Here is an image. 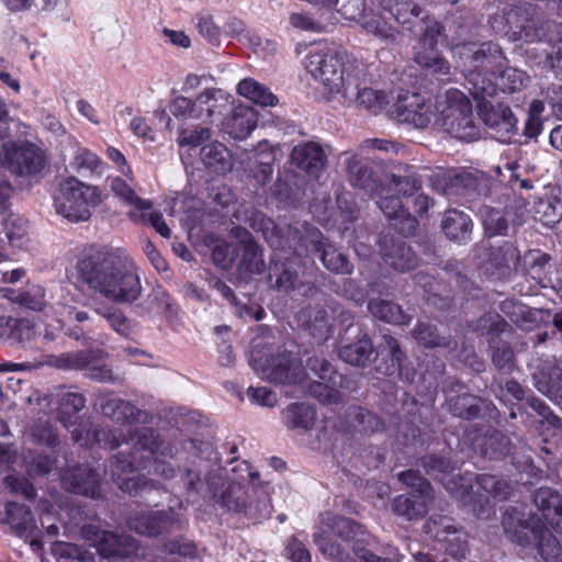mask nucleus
Here are the masks:
<instances>
[{"label": "nucleus", "mask_w": 562, "mask_h": 562, "mask_svg": "<svg viewBox=\"0 0 562 562\" xmlns=\"http://www.w3.org/2000/svg\"><path fill=\"white\" fill-rule=\"evenodd\" d=\"M299 353H250L248 363L263 381L276 385H296L307 379H319L311 385L312 394L323 403H338L346 379L326 360L323 353L310 356L303 366Z\"/></svg>", "instance_id": "obj_1"}, {"label": "nucleus", "mask_w": 562, "mask_h": 562, "mask_svg": "<svg viewBox=\"0 0 562 562\" xmlns=\"http://www.w3.org/2000/svg\"><path fill=\"white\" fill-rule=\"evenodd\" d=\"M128 440L122 439V441L132 446V459H127L123 452H120L110 461L111 475L119 488L127 493L137 492L140 477L122 475L140 469L151 468L153 473L164 479L175 476V469L160 460V457L166 456L167 448H161L158 437L151 429L143 427L133 432L128 429Z\"/></svg>", "instance_id": "obj_2"}, {"label": "nucleus", "mask_w": 562, "mask_h": 562, "mask_svg": "<svg viewBox=\"0 0 562 562\" xmlns=\"http://www.w3.org/2000/svg\"><path fill=\"white\" fill-rule=\"evenodd\" d=\"M326 529L314 533L318 550L335 562H400L381 558L358 544L361 527L344 517H328Z\"/></svg>", "instance_id": "obj_3"}, {"label": "nucleus", "mask_w": 562, "mask_h": 562, "mask_svg": "<svg viewBox=\"0 0 562 562\" xmlns=\"http://www.w3.org/2000/svg\"><path fill=\"white\" fill-rule=\"evenodd\" d=\"M132 263L116 251L90 248L78 259V280L90 290L103 295L106 288Z\"/></svg>", "instance_id": "obj_4"}, {"label": "nucleus", "mask_w": 562, "mask_h": 562, "mask_svg": "<svg viewBox=\"0 0 562 562\" xmlns=\"http://www.w3.org/2000/svg\"><path fill=\"white\" fill-rule=\"evenodd\" d=\"M307 68L327 89L328 100H338L347 89V78L358 74V67L347 53L327 50L308 57Z\"/></svg>", "instance_id": "obj_5"}, {"label": "nucleus", "mask_w": 562, "mask_h": 562, "mask_svg": "<svg viewBox=\"0 0 562 562\" xmlns=\"http://www.w3.org/2000/svg\"><path fill=\"white\" fill-rule=\"evenodd\" d=\"M102 202L97 187L87 186L75 177L59 182L54 193L56 213L72 223L86 222L91 217V207Z\"/></svg>", "instance_id": "obj_6"}, {"label": "nucleus", "mask_w": 562, "mask_h": 562, "mask_svg": "<svg viewBox=\"0 0 562 562\" xmlns=\"http://www.w3.org/2000/svg\"><path fill=\"white\" fill-rule=\"evenodd\" d=\"M470 94L477 102V113L482 122L488 128L491 136L503 143H510L517 132V119L510 108L503 103L493 104L492 98L496 88L492 82L480 86L479 80L473 82V88H468Z\"/></svg>", "instance_id": "obj_7"}, {"label": "nucleus", "mask_w": 562, "mask_h": 562, "mask_svg": "<svg viewBox=\"0 0 562 562\" xmlns=\"http://www.w3.org/2000/svg\"><path fill=\"white\" fill-rule=\"evenodd\" d=\"M303 248L295 247L294 255L288 258H271L268 268V283L271 290L286 295L297 293L313 297L319 289L315 282L305 279V270L300 259Z\"/></svg>", "instance_id": "obj_8"}, {"label": "nucleus", "mask_w": 562, "mask_h": 562, "mask_svg": "<svg viewBox=\"0 0 562 562\" xmlns=\"http://www.w3.org/2000/svg\"><path fill=\"white\" fill-rule=\"evenodd\" d=\"M445 31L446 27L436 21L423 27L413 57L426 76H431L439 81H447L451 77V65L437 48L438 37H448Z\"/></svg>", "instance_id": "obj_9"}, {"label": "nucleus", "mask_w": 562, "mask_h": 562, "mask_svg": "<svg viewBox=\"0 0 562 562\" xmlns=\"http://www.w3.org/2000/svg\"><path fill=\"white\" fill-rule=\"evenodd\" d=\"M398 480L411 487L412 492L393 499V513L408 521L424 518L428 513V505L434 501V491L429 482L414 470L398 473Z\"/></svg>", "instance_id": "obj_10"}, {"label": "nucleus", "mask_w": 562, "mask_h": 562, "mask_svg": "<svg viewBox=\"0 0 562 562\" xmlns=\"http://www.w3.org/2000/svg\"><path fill=\"white\" fill-rule=\"evenodd\" d=\"M49 364L58 369L82 370L90 379L105 382L112 380L111 369L98 353H47L44 359L35 362L12 363L8 369H36Z\"/></svg>", "instance_id": "obj_11"}, {"label": "nucleus", "mask_w": 562, "mask_h": 562, "mask_svg": "<svg viewBox=\"0 0 562 562\" xmlns=\"http://www.w3.org/2000/svg\"><path fill=\"white\" fill-rule=\"evenodd\" d=\"M2 166L21 178L43 176L48 168L45 151L30 142H8L2 145Z\"/></svg>", "instance_id": "obj_12"}, {"label": "nucleus", "mask_w": 562, "mask_h": 562, "mask_svg": "<svg viewBox=\"0 0 562 562\" xmlns=\"http://www.w3.org/2000/svg\"><path fill=\"white\" fill-rule=\"evenodd\" d=\"M459 58L463 71L469 72L470 88H473L475 80H479L480 86H487L491 82L483 75L494 72V68L501 64L504 56L498 45L487 42L480 46L474 44L462 45L459 50Z\"/></svg>", "instance_id": "obj_13"}, {"label": "nucleus", "mask_w": 562, "mask_h": 562, "mask_svg": "<svg viewBox=\"0 0 562 562\" xmlns=\"http://www.w3.org/2000/svg\"><path fill=\"white\" fill-rule=\"evenodd\" d=\"M441 126L451 136L462 140H474L480 137V127L475 124L472 105L461 95L452 100L441 111Z\"/></svg>", "instance_id": "obj_14"}, {"label": "nucleus", "mask_w": 562, "mask_h": 562, "mask_svg": "<svg viewBox=\"0 0 562 562\" xmlns=\"http://www.w3.org/2000/svg\"><path fill=\"white\" fill-rule=\"evenodd\" d=\"M480 258V268L485 276L496 281H505L512 278L514 266L520 259V252L512 243L503 241L499 245L483 248Z\"/></svg>", "instance_id": "obj_15"}, {"label": "nucleus", "mask_w": 562, "mask_h": 562, "mask_svg": "<svg viewBox=\"0 0 562 562\" xmlns=\"http://www.w3.org/2000/svg\"><path fill=\"white\" fill-rule=\"evenodd\" d=\"M300 247L306 252L319 256L323 265L335 273H350L351 266L347 257L323 236L315 227H306L299 237Z\"/></svg>", "instance_id": "obj_16"}, {"label": "nucleus", "mask_w": 562, "mask_h": 562, "mask_svg": "<svg viewBox=\"0 0 562 562\" xmlns=\"http://www.w3.org/2000/svg\"><path fill=\"white\" fill-rule=\"evenodd\" d=\"M431 188L435 192L445 196H458L470 192H479L486 187V179L483 173L461 171H447L434 175L430 178Z\"/></svg>", "instance_id": "obj_17"}, {"label": "nucleus", "mask_w": 562, "mask_h": 562, "mask_svg": "<svg viewBox=\"0 0 562 562\" xmlns=\"http://www.w3.org/2000/svg\"><path fill=\"white\" fill-rule=\"evenodd\" d=\"M83 538L103 557H128L136 550L135 540L130 536H120L88 525L82 528Z\"/></svg>", "instance_id": "obj_18"}, {"label": "nucleus", "mask_w": 562, "mask_h": 562, "mask_svg": "<svg viewBox=\"0 0 562 562\" xmlns=\"http://www.w3.org/2000/svg\"><path fill=\"white\" fill-rule=\"evenodd\" d=\"M424 529L434 539L446 542V550L454 558L465 557L468 550L465 533L456 527L451 518L432 516L426 521Z\"/></svg>", "instance_id": "obj_19"}, {"label": "nucleus", "mask_w": 562, "mask_h": 562, "mask_svg": "<svg viewBox=\"0 0 562 562\" xmlns=\"http://www.w3.org/2000/svg\"><path fill=\"white\" fill-rule=\"evenodd\" d=\"M392 116L401 123H407L416 128L427 127L435 113L432 105L426 103L417 93H405L398 95L397 102L394 104Z\"/></svg>", "instance_id": "obj_20"}, {"label": "nucleus", "mask_w": 562, "mask_h": 562, "mask_svg": "<svg viewBox=\"0 0 562 562\" xmlns=\"http://www.w3.org/2000/svg\"><path fill=\"white\" fill-rule=\"evenodd\" d=\"M379 247L384 263L396 271L407 272L419 265V258L412 246L391 234L380 237Z\"/></svg>", "instance_id": "obj_21"}, {"label": "nucleus", "mask_w": 562, "mask_h": 562, "mask_svg": "<svg viewBox=\"0 0 562 562\" xmlns=\"http://www.w3.org/2000/svg\"><path fill=\"white\" fill-rule=\"evenodd\" d=\"M474 331L486 337L492 351H510L513 327L497 313H486L471 324Z\"/></svg>", "instance_id": "obj_22"}, {"label": "nucleus", "mask_w": 562, "mask_h": 562, "mask_svg": "<svg viewBox=\"0 0 562 562\" xmlns=\"http://www.w3.org/2000/svg\"><path fill=\"white\" fill-rule=\"evenodd\" d=\"M346 169L352 187L363 190L370 195H378L382 192L383 180L373 162L352 156L346 160Z\"/></svg>", "instance_id": "obj_23"}, {"label": "nucleus", "mask_w": 562, "mask_h": 562, "mask_svg": "<svg viewBox=\"0 0 562 562\" xmlns=\"http://www.w3.org/2000/svg\"><path fill=\"white\" fill-rule=\"evenodd\" d=\"M385 182L390 190L405 198L415 195L423 187L418 169L403 162H394L387 167Z\"/></svg>", "instance_id": "obj_24"}, {"label": "nucleus", "mask_w": 562, "mask_h": 562, "mask_svg": "<svg viewBox=\"0 0 562 562\" xmlns=\"http://www.w3.org/2000/svg\"><path fill=\"white\" fill-rule=\"evenodd\" d=\"M347 89L338 100L341 104H356L367 110L378 111L387 103V95L384 91L374 90L367 86H361L359 72L355 77L347 78Z\"/></svg>", "instance_id": "obj_25"}, {"label": "nucleus", "mask_w": 562, "mask_h": 562, "mask_svg": "<svg viewBox=\"0 0 562 562\" xmlns=\"http://www.w3.org/2000/svg\"><path fill=\"white\" fill-rule=\"evenodd\" d=\"M234 269L232 274L234 284L249 283L255 276L261 274L266 270L263 248L258 244L237 249Z\"/></svg>", "instance_id": "obj_26"}, {"label": "nucleus", "mask_w": 562, "mask_h": 562, "mask_svg": "<svg viewBox=\"0 0 562 562\" xmlns=\"http://www.w3.org/2000/svg\"><path fill=\"white\" fill-rule=\"evenodd\" d=\"M220 503L223 507L235 513H250L252 516L266 517L270 515V504L268 501L259 504L255 508L249 503V490L240 482L231 481L223 491Z\"/></svg>", "instance_id": "obj_27"}, {"label": "nucleus", "mask_w": 562, "mask_h": 562, "mask_svg": "<svg viewBox=\"0 0 562 562\" xmlns=\"http://www.w3.org/2000/svg\"><path fill=\"white\" fill-rule=\"evenodd\" d=\"M128 527L138 535L155 537L178 529L180 522L171 513L148 512L130 518Z\"/></svg>", "instance_id": "obj_28"}, {"label": "nucleus", "mask_w": 562, "mask_h": 562, "mask_svg": "<svg viewBox=\"0 0 562 562\" xmlns=\"http://www.w3.org/2000/svg\"><path fill=\"white\" fill-rule=\"evenodd\" d=\"M291 162L310 177L317 179L325 170L327 156L324 148L315 142H303L293 147Z\"/></svg>", "instance_id": "obj_29"}, {"label": "nucleus", "mask_w": 562, "mask_h": 562, "mask_svg": "<svg viewBox=\"0 0 562 562\" xmlns=\"http://www.w3.org/2000/svg\"><path fill=\"white\" fill-rule=\"evenodd\" d=\"M424 467L427 473L437 476L452 495L463 496L468 493L470 482L465 477L454 474V469L446 459L427 457L424 460Z\"/></svg>", "instance_id": "obj_30"}, {"label": "nucleus", "mask_w": 562, "mask_h": 562, "mask_svg": "<svg viewBox=\"0 0 562 562\" xmlns=\"http://www.w3.org/2000/svg\"><path fill=\"white\" fill-rule=\"evenodd\" d=\"M61 482L67 490L74 493L83 494L90 497L99 495V474L88 465H79L63 472Z\"/></svg>", "instance_id": "obj_31"}, {"label": "nucleus", "mask_w": 562, "mask_h": 562, "mask_svg": "<svg viewBox=\"0 0 562 562\" xmlns=\"http://www.w3.org/2000/svg\"><path fill=\"white\" fill-rule=\"evenodd\" d=\"M140 293L139 278L131 265L114 279L102 296L115 302L132 303L139 297Z\"/></svg>", "instance_id": "obj_32"}, {"label": "nucleus", "mask_w": 562, "mask_h": 562, "mask_svg": "<svg viewBox=\"0 0 562 562\" xmlns=\"http://www.w3.org/2000/svg\"><path fill=\"white\" fill-rule=\"evenodd\" d=\"M531 536L544 562H562V546L540 517L532 519Z\"/></svg>", "instance_id": "obj_33"}, {"label": "nucleus", "mask_w": 562, "mask_h": 562, "mask_svg": "<svg viewBox=\"0 0 562 562\" xmlns=\"http://www.w3.org/2000/svg\"><path fill=\"white\" fill-rule=\"evenodd\" d=\"M100 408L112 420L128 427L134 422H146L147 418L145 412L139 411L132 403L119 397H104L100 403Z\"/></svg>", "instance_id": "obj_34"}, {"label": "nucleus", "mask_w": 562, "mask_h": 562, "mask_svg": "<svg viewBox=\"0 0 562 562\" xmlns=\"http://www.w3.org/2000/svg\"><path fill=\"white\" fill-rule=\"evenodd\" d=\"M532 519L537 520L536 517H531L529 520L525 519L524 515L515 508L507 509L502 518L504 533L512 542L527 547L531 543Z\"/></svg>", "instance_id": "obj_35"}, {"label": "nucleus", "mask_w": 562, "mask_h": 562, "mask_svg": "<svg viewBox=\"0 0 562 562\" xmlns=\"http://www.w3.org/2000/svg\"><path fill=\"white\" fill-rule=\"evenodd\" d=\"M257 125L256 112L245 105L234 108L223 122V131L235 139H245Z\"/></svg>", "instance_id": "obj_36"}, {"label": "nucleus", "mask_w": 562, "mask_h": 562, "mask_svg": "<svg viewBox=\"0 0 562 562\" xmlns=\"http://www.w3.org/2000/svg\"><path fill=\"white\" fill-rule=\"evenodd\" d=\"M351 21L360 23L367 32L373 34L386 45H400L402 43V33L389 24L380 14L367 13V8L359 19H352Z\"/></svg>", "instance_id": "obj_37"}, {"label": "nucleus", "mask_w": 562, "mask_h": 562, "mask_svg": "<svg viewBox=\"0 0 562 562\" xmlns=\"http://www.w3.org/2000/svg\"><path fill=\"white\" fill-rule=\"evenodd\" d=\"M535 504L546 519L562 532V496L550 487H540L533 496Z\"/></svg>", "instance_id": "obj_38"}, {"label": "nucleus", "mask_w": 562, "mask_h": 562, "mask_svg": "<svg viewBox=\"0 0 562 562\" xmlns=\"http://www.w3.org/2000/svg\"><path fill=\"white\" fill-rule=\"evenodd\" d=\"M472 220L468 214L458 210H448L443 214L441 228L445 235L459 243L467 241L472 232Z\"/></svg>", "instance_id": "obj_39"}, {"label": "nucleus", "mask_w": 562, "mask_h": 562, "mask_svg": "<svg viewBox=\"0 0 562 562\" xmlns=\"http://www.w3.org/2000/svg\"><path fill=\"white\" fill-rule=\"evenodd\" d=\"M1 522H8L19 535L32 533L36 529V521L30 508L14 502L7 503L5 516Z\"/></svg>", "instance_id": "obj_40"}, {"label": "nucleus", "mask_w": 562, "mask_h": 562, "mask_svg": "<svg viewBox=\"0 0 562 562\" xmlns=\"http://www.w3.org/2000/svg\"><path fill=\"white\" fill-rule=\"evenodd\" d=\"M550 260V255L539 249L528 250L522 257L524 273L536 280L541 288H547L550 281L547 278V268Z\"/></svg>", "instance_id": "obj_41"}, {"label": "nucleus", "mask_w": 562, "mask_h": 562, "mask_svg": "<svg viewBox=\"0 0 562 562\" xmlns=\"http://www.w3.org/2000/svg\"><path fill=\"white\" fill-rule=\"evenodd\" d=\"M282 419L289 429L310 430L316 422V413L305 403H292L283 409Z\"/></svg>", "instance_id": "obj_42"}, {"label": "nucleus", "mask_w": 562, "mask_h": 562, "mask_svg": "<svg viewBox=\"0 0 562 562\" xmlns=\"http://www.w3.org/2000/svg\"><path fill=\"white\" fill-rule=\"evenodd\" d=\"M413 337L424 348L454 349L456 341L450 336L439 334L437 327L427 322H419L413 330Z\"/></svg>", "instance_id": "obj_43"}, {"label": "nucleus", "mask_w": 562, "mask_h": 562, "mask_svg": "<svg viewBox=\"0 0 562 562\" xmlns=\"http://www.w3.org/2000/svg\"><path fill=\"white\" fill-rule=\"evenodd\" d=\"M301 317L305 321L311 335L319 340L327 337L330 329L329 315L322 305H308L301 311Z\"/></svg>", "instance_id": "obj_44"}, {"label": "nucleus", "mask_w": 562, "mask_h": 562, "mask_svg": "<svg viewBox=\"0 0 562 562\" xmlns=\"http://www.w3.org/2000/svg\"><path fill=\"white\" fill-rule=\"evenodd\" d=\"M368 308L375 318L390 324L403 325L409 322V316L392 301L372 299L368 303Z\"/></svg>", "instance_id": "obj_45"}, {"label": "nucleus", "mask_w": 562, "mask_h": 562, "mask_svg": "<svg viewBox=\"0 0 562 562\" xmlns=\"http://www.w3.org/2000/svg\"><path fill=\"white\" fill-rule=\"evenodd\" d=\"M537 389L552 398L562 400V368L551 366L533 373Z\"/></svg>", "instance_id": "obj_46"}, {"label": "nucleus", "mask_w": 562, "mask_h": 562, "mask_svg": "<svg viewBox=\"0 0 562 562\" xmlns=\"http://www.w3.org/2000/svg\"><path fill=\"white\" fill-rule=\"evenodd\" d=\"M240 95L262 106H272L277 103V97L267 87L254 79H244L237 86Z\"/></svg>", "instance_id": "obj_47"}, {"label": "nucleus", "mask_w": 562, "mask_h": 562, "mask_svg": "<svg viewBox=\"0 0 562 562\" xmlns=\"http://www.w3.org/2000/svg\"><path fill=\"white\" fill-rule=\"evenodd\" d=\"M200 157L203 165L215 172H225L229 168L227 149L218 142L204 145L200 150Z\"/></svg>", "instance_id": "obj_48"}, {"label": "nucleus", "mask_w": 562, "mask_h": 562, "mask_svg": "<svg viewBox=\"0 0 562 562\" xmlns=\"http://www.w3.org/2000/svg\"><path fill=\"white\" fill-rule=\"evenodd\" d=\"M86 406V398L80 393H65L59 403V419L65 427L75 426L78 417L76 416Z\"/></svg>", "instance_id": "obj_49"}, {"label": "nucleus", "mask_w": 562, "mask_h": 562, "mask_svg": "<svg viewBox=\"0 0 562 562\" xmlns=\"http://www.w3.org/2000/svg\"><path fill=\"white\" fill-rule=\"evenodd\" d=\"M55 562H90L93 553L68 542H55L50 549Z\"/></svg>", "instance_id": "obj_50"}, {"label": "nucleus", "mask_w": 562, "mask_h": 562, "mask_svg": "<svg viewBox=\"0 0 562 562\" xmlns=\"http://www.w3.org/2000/svg\"><path fill=\"white\" fill-rule=\"evenodd\" d=\"M195 100H204L200 105L201 121L203 123H213L215 115L223 114L225 103H223L224 100L221 91L206 89L201 92Z\"/></svg>", "instance_id": "obj_51"}, {"label": "nucleus", "mask_w": 562, "mask_h": 562, "mask_svg": "<svg viewBox=\"0 0 562 562\" xmlns=\"http://www.w3.org/2000/svg\"><path fill=\"white\" fill-rule=\"evenodd\" d=\"M520 22V38H524L526 42H535L546 37L549 22L544 21L543 18L536 12V9L532 8L531 18H524Z\"/></svg>", "instance_id": "obj_52"}, {"label": "nucleus", "mask_w": 562, "mask_h": 562, "mask_svg": "<svg viewBox=\"0 0 562 562\" xmlns=\"http://www.w3.org/2000/svg\"><path fill=\"white\" fill-rule=\"evenodd\" d=\"M481 217L486 235L497 236L507 234L508 221L501 210L483 206L481 209Z\"/></svg>", "instance_id": "obj_53"}, {"label": "nucleus", "mask_w": 562, "mask_h": 562, "mask_svg": "<svg viewBox=\"0 0 562 562\" xmlns=\"http://www.w3.org/2000/svg\"><path fill=\"white\" fill-rule=\"evenodd\" d=\"M248 225L256 232H261L265 239L272 246L281 245L280 237L277 235V228L273 221L263 213L254 211L247 218Z\"/></svg>", "instance_id": "obj_54"}, {"label": "nucleus", "mask_w": 562, "mask_h": 562, "mask_svg": "<svg viewBox=\"0 0 562 562\" xmlns=\"http://www.w3.org/2000/svg\"><path fill=\"white\" fill-rule=\"evenodd\" d=\"M310 3L334 8L347 20L359 19L366 9L364 0H310Z\"/></svg>", "instance_id": "obj_55"}, {"label": "nucleus", "mask_w": 562, "mask_h": 562, "mask_svg": "<svg viewBox=\"0 0 562 562\" xmlns=\"http://www.w3.org/2000/svg\"><path fill=\"white\" fill-rule=\"evenodd\" d=\"M237 256V248L228 241H220L212 249L213 263L225 271L232 270L235 267Z\"/></svg>", "instance_id": "obj_56"}, {"label": "nucleus", "mask_w": 562, "mask_h": 562, "mask_svg": "<svg viewBox=\"0 0 562 562\" xmlns=\"http://www.w3.org/2000/svg\"><path fill=\"white\" fill-rule=\"evenodd\" d=\"M202 102H204V100H192L180 95L173 99L170 111L176 117L201 121L200 105Z\"/></svg>", "instance_id": "obj_57"}, {"label": "nucleus", "mask_w": 562, "mask_h": 562, "mask_svg": "<svg viewBox=\"0 0 562 562\" xmlns=\"http://www.w3.org/2000/svg\"><path fill=\"white\" fill-rule=\"evenodd\" d=\"M111 189L116 196L139 210H149L151 207L150 201L140 199L135 193V191L121 178H114L111 181Z\"/></svg>", "instance_id": "obj_58"}, {"label": "nucleus", "mask_w": 562, "mask_h": 562, "mask_svg": "<svg viewBox=\"0 0 562 562\" xmlns=\"http://www.w3.org/2000/svg\"><path fill=\"white\" fill-rule=\"evenodd\" d=\"M393 15L402 25H407L408 30H413L416 23L422 24L418 20L422 12L420 8L412 1H401L395 4Z\"/></svg>", "instance_id": "obj_59"}, {"label": "nucleus", "mask_w": 562, "mask_h": 562, "mask_svg": "<svg viewBox=\"0 0 562 562\" xmlns=\"http://www.w3.org/2000/svg\"><path fill=\"white\" fill-rule=\"evenodd\" d=\"M389 225L398 235L403 237H412L415 236L419 222L415 215H413L407 209H404L389 222Z\"/></svg>", "instance_id": "obj_60"}, {"label": "nucleus", "mask_w": 562, "mask_h": 562, "mask_svg": "<svg viewBox=\"0 0 562 562\" xmlns=\"http://www.w3.org/2000/svg\"><path fill=\"white\" fill-rule=\"evenodd\" d=\"M23 464L25 467L26 473L31 477H35L49 473L55 464V460L48 458L47 456L29 452V454L23 457Z\"/></svg>", "instance_id": "obj_61"}, {"label": "nucleus", "mask_w": 562, "mask_h": 562, "mask_svg": "<svg viewBox=\"0 0 562 562\" xmlns=\"http://www.w3.org/2000/svg\"><path fill=\"white\" fill-rule=\"evenodd\" d=\"M480 487L494 498L505 499L510 494L509 484L494 475L482 474L477 477Z\"/></svg>", "instance_id": "obj_62"}, {"label": "nucleus", "mask_w": 562, "mask_h": 562, "mask_svg": "<svg viewBox=\"0 0 562 562\" xmlns=\"http://www.w3.org/2000/svg\"><path fill=\"white\" fill-rule=\"evenodd\" d=\"M95 313L103 317L119 334L126 336L130 333V321L120 310L114 307H103L97 310Z\"/></svg>", "instance_id": "obj_63"}, {"label": "nucleus", "mask_w": 562, "mask_h": 562, "mask_svg": "<svg viewBox=\"0 0 562 562\" xmlns=\"http://www.w3.org/2000/svg\"><path fill=\"white\" fill-rule=\"evenodd\" d=\"M525 74L515 68L502 70L497 77L496 85L503 90L515 92L524 86Z\"/></svg>", "instance_id": "obj_64"}]
</instances>
